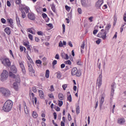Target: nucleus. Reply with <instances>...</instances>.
<instances>
[{
	"label": "nucleus",
	"instance_id": "nucleus-1",
	"mask_svg": "<svg viewBox=\"0 0 126 126\" xmlns=\"http://www.w3.org/2000/svg\"><path fill=\"white\" fill-rule=\"evenodd\" d=\"M12 106H13V102L10 100H7L3 105L2 110L4 112L8 113L11 111L12 109Z\"/></svg>",
	"mask_w": 126,
	"mask_h": 126
},
{
	"label": "nucleus",
	"instance_id": "nucleus-2",
	"mask_svg": "<svg viewBox=\"0 0 126 126\" xmlns=\"http://www.w3.org/2000/svg\"><path fill=\"white\" fill-rule=\"evenodd\" d=\"M0 93H1L2 95L4 96V97H5L6 98L9 97L11 95L10 91H9V90L6 88H1L0 89Z\"/></svg>",
	"mask_w": 126,
	"mask_h": 126
},
{
	"label": "nucleus",
	"instance_id": "nucleus-3",
	"mask_svg": "<svg viewBox=\"0 0 126 126\" xmlns=\"http://www.w3.org/2000/svg\"><path fill=\"white\" fill-rule=\"evenodd\" d=\"M17 73V69L16 68V67L14 65H12L10 67V71L9 72V76L10 77H11L12 78H15L16 77V75L13 74V73Z\"/></svg>",
	"mask_w": 126,
	"mask_h": 126
},
{
	"label": "nucleus",
	"instance_id": "nucleus-4",
	"mask_svg": "<svg viewBox=\"0 0 126 126\" xmlns=\"http://www.w3.org/2000/svg\"><path fill=\"white\" fill-rule=\"evenodd\" d=\"M0 80L1 81H4L6 80L7 77H8V72L6 70H3L2 73L1 74Z\"/></svg>",
	"mask_w": 126,
	"mask_h": 126
},
{
	"label": "nucleus",
	"instance_id": "nucleus-5",
	"mask_svg": "<svg viewBox=\"0 0 126 126\" xmlns=\"http://www.w3.org/2000/svg\"><path fill=\"white\" fill-rule=\"evenodd\" d=\"M71 75H76L78 77H79L80 75H81V72L77 70V68L74 67L71 70Z\"/></svg>",
	"mask_w": 126,
	"mask_h": 126
},
{
	"label": "nucleus",
	"instance_id": "nucleus-6",
	"mask_svg": "<svg viewBox=\"0 0 126 126\" xmlns=\"http://www.w3.org/2000/svg\"><path fill=\"white\" fill-rule=\"evenodd\" d=\"M1 63L3 65L5 66H10V64H11V63H10V61H9V59L8 58H4L3 60H1Z\"/></svg>",
	"mask_w": 126,
	"mask_h": 126
},
{
	"label": "nucleus",
	"instance_id": "nucleus-7",
	"mask_svg": "<svg viewBox=\"0 0 126 126\" xmlns=\"http://www.w3.org/2000/svg\"><path fill=\"white\" fill-rule=\"evenodd\" d=\"M97 37L102 38L103 40H106V38H107V32L103 31L98 33L97 34Z\"/></svg>",
	"mask_w": 126,
	"mask_h": 126
},
{
	"label": "nucleus",
	"instance_id": "nucleus-8",
	"mask_svg": "<svg viewBox=\"0 0 126 126\" xmlns=\"http://www.w3.org/2000/svg\"><path fill=\"white\" fill-rule=\"evenodd\" d=\"M103 76H102V72H101L99 76V77L97 79V83L96 84L97 86L100 88L101 86L102 85V78Z\"/></svg>",
	"mask_w": 126,
	"mask_h": 126
},
{
	"label": "nucleus",
	"instance_id": "nucleus-9",
	"mask_svg": "<svg viewBox=\"0 0 126 126\" xmlns=\"http://www.w3.org/2000/svg\"><path fill=\"white\" fill-rule=\"evenodd\" d=\"M81 2L83 7H87L90 5V2L88 1V0H81Z\"/></svg>",
	"mask_w": 126,
	"mask_h": 126
},
{
	"label": "nucleus",
	"instance_id": "nucleus-10",
	"mask_svg": "<svg viewBox=\"0 0 126 126\" xmlns=\"http://www.w3.org/2000/svg\"><path fill=\"white\" fill-rule=\"evenodd\" d=\"M116 86V83H113L111 84V95H110V99H112V98H113V96H114V93L115 92V90L114 89L115 88V86Z\"/></svg>",
	"mask_w": 126,
	"mask_h": 126
},
{
	"label": "nucleus",
	"instance_id": "nucleus-11",
	"mask_svg": "<svg viewBox=\"0 0 126 126\" xmlns=\"http://www.w3.org/2000/svg\"><path fill=\"white\" fill-rule=\"evenodd\" d=\"M20 66L22 69V71L24 74H25L26 72V70H25V67H24V64H23V62H19Z\"/></svg>",
	"mask_w": 126,
	"mask_h": 126
},
{
	"label": "nucleus",
	"instance_id": "nucleus-12",
	"mask_svg": "<svg viewBox=\"0 0 126 126\" xmlns=\"http://www.w3.org/2000/svg\"><path fill=\"white\" fill-rule=\"evenodd\" d=\"M28 17L31 20H35V15L32 13H29L28 15Z\"/></svg>",
	"mask_w": 126,
	"mask_h": 126
},
{
	"label": "nucleus",
	"instance_id": "nucleus-13",
	"mask_svg": "<svg viewBox=\"0 0 126 126\" xmlns=\"http://www.w3.org/2000/svg\"><path fill=\"white\" fill-rule=\"evenodd\" d=\"M102 4H103L102 1L100 0H98L95 3V7H96V8H100Z\"/></svg>",
	"mask_w": 126,
	"mask_h": 126
},
{
	"label": "nucleus",
	"instance_id": "nucleus-14",
	"mask_svg": "<svg viewBox=\"0 0 126 126\" xmlns=\"http://www.w3.org/2000/svg\"><path fill=\"white\" fill-rule=\"evenodd\" d=\"M28 65L29 67V71H30V72H32V73H33L34 74L35 73V70L33 69V67L32 66V65L28 63Z\"/></svg>",
	"mask_w": 126,
	"mask_h": 126
},
{
	"label": "nucleus",
	"instance_id": "nucleus-15",
	"mask_svg": "<svg viewBox=\"0 0 126 126\" xmlns=\"http://www.w3.org/2000/svg\"><path fill=\"white\" fill-rule=\"evenodd\" d=\"M110 28H111V25L108 24L106 26V27H105V29H102L101 30V32H106V33H108V32H109V30H110Z\"/></svg>",
	"mask_w": 126,
	"mask_h": 126
},
{
	"label": "nucleus",
	"instance_id": "nucleus-16",
	"mask_svg": "<svg viewBox=\"0 0 126 126\" xmlns=\"http://www.w3.org/2000/svg\"><path fill=\"white\" fill-rule=\"evenodd\" d=\"M105 101V99L103 96H101V99L100 100V103H99V108L100 109H102V106H103V103Z\"/></svg>",
	"mask_w": 126,
	"mask_h": 126
},
{
	"label": "nucleus",
	"instance_id": "nucleus-17",
	"mask_svg": "<svg viewBox=\"0 0 126 126\" xmlns=\"http://www.w3.org/2000/svg\"><path fill=\"white\" fill-rule=\"evenodd\" d=\"M7 22L9 24H10L11 28H13V20L12 19H7Z\"/></svg>",
	"mask_w": 126,
	"mask_h": 126
},
{
	"label": "nucleus",
	"instance_id": "nucleus-18",
	"mask_svg": "<svg viewBox=\"0 0 126 126\" xmlns=\"http://www.w3.org/2000/svg\"><path fill=\"white\" fill-rule=\"evenodd\" d=\"M125 118L118 119V123L119 125H124L125 124Z\"/></svg>",
	"mask_w": 126,
	"mask_h": 126
},
{
	"label": "nucleus",
	"instance_id": "nucleus-19",
	"mask_svg": "<svg viewBox=\"0 0 126 126\" xmlns=\"http://www.w3.org/2000/svg\"><path fill=\"white\" fill-rule=\"evenodd\" d=\"M39 92V94L40 96V97L41 98V99H44V92H43V91L39 90L38 91Z\"/></svg>",
	"mask_w": 126,
	"mask_h": 126
},
{
	"label": "nucleus",
	"instance_id": "nucleus-20",
	"mask_svg": "<svg viewBox=\"0 0 126 126\" xmlns=\"http://www.w3.org/2000/svg\"><path fill=\"white\" fill-rule=\"evenodd\" d=\"M85 48V42L83 41L81 45V53L83 54V49Z\"/></svg>",
	"mask_w": 126,
	"mask_h": 126
},
{
	"label": "nucleus",
	"instance_id": "nucleus-21",
	"mask_svg": "<svg viewBox=\"0 0 126 126\" xmlns=\"http://www.w3.org/2000/svg\"><path fill=\"white\" fill-rule=\"evenodd\" d=\"M4 31L5 33H6V34H7V35H10V29H9V28H6L4 30Z\"/></svg>",
	"mask_w": 126,
	"mask_h": 126
},
{
	"label": "nucleus",
	"instance_id": "nucleus-22",
	"mask_svg": "<svg viewBox=\"0 0 126 126\" xmlns=\"http://www.w3.org/2000/svg\"><path fill=\"white\" fill-rule=\"evenodd\" d=\"M24 108L25 112L27 115L28 114V108H27V106H26V103L25 102H24Z\"/></svg>",
	"mask_w": 126,
	"mask_h": 126
},
{
	"label": "nucleus",
	"instance_id": "nucleus-23",
	"mask_svg": "<svg viewBox=\"0 0 126 126\" xmlns=\"http://www.w3.org/2000/svg\"><path fill=\"white\" fill-rule=\"evenodd\" d=\"M16 78V82L17 83H20V77H19V75H16L15 78Z\"/></svg>",
	"mask_w": 126,
	"mask_h": 126
},
{
	"label": "nucleus",
	"instance_id": "nucleus-24",
	"mask_svg": "<svg viewBox=\"0 0 126 126\" xmlns=\"http://www.w3.org/2000/svg\"><path fill=\"white\" fill-rule=\"evenodd\" d=\"M49 76H50V70H49V69H47L46 71L45 77L46 78H49Z\"/></svg>",
	"mask_w": 126,
	"mask_h": 126
},
{
	"label": "nucleus",
	"instance_id": "nucleus-25",
	"mask_svg": "<svg viewBox=\"0 0 126 126\" xmlns=\"http://www.w3.org/2000/svg\"><path fill=\"white\" fill-rule=\"evenodd\" d=\"M32 117L34 119H37L38 118V114L35 111H33L32 112Z\"/></svg>",
	"mask_w": 126,
	"mask_h": 126
},
{
	"label": "nucleus",
	"instance_id": "nucleus-26",
	"mask_svg": "<svg viewBox=\"0 0 126 126\" xmlns=\"http://www.w3.org/2000/svg\"><path fill=\"white\" fill-rule=\"evenodd\" d=\"M51 9H52L53 12H55V13H57V11H56V6H55V4H53L52 5Z\"/></svg>",
	"mask_w": 126,
	"mask_h": 126
},
{
	"label": "nucleus",
	"instance_id": "nucleus-27",
	"mask_svg": "<svg viewBox=\"0 0 126 126\" xmlns=\"http://www.w3.org/2000/svg\"><path fill=\"white\" fill-rule=\"evenodd\" d=\"M58 97L60 100H63V94L60 93L58 95Z\"/></svg>",
	"mask_w": 126,
	"mask_h": 126
},
{
	"label": "nucleus",
	"instance_id": "nucleus-28",
	"mask_svg": "<svg viewBox=\"0 0 126 126\" xmlns=\"http://www.w3.org/2000/svg\"><path fill=\"white\" fill-rule=\"evenodd\" d=\"M13 88L15 90L17 91V89H18V85H17V83H14L13 85Z\"/></svg>",
	"mask_w": 126,
	"mask_h": 126
},
{
	"label": "nucleus",
	"instance_id": "nucleus-29",
	"mask_svg": "<svg viewBox=\"0 0 126 126\" xmlns=\"http://www.w3.org/2000/svg\"><path fill=\"white\" fill-rule=\"evenodd\" d=\"M79 109H80L79 105H78L77 107L76 108V112L77 115H78V114H79L80 113Z\"/></svg>",
	"mask_w": 126,
	"mask_h": 126
},
{
	"label": "nucleus",
	"instance_id": "nucleus-30",
	"mask_svg": "<svg viewBox=\"0 0 126 126\" xmlns=\"http://www.w3.org/2000/svg\"><path fill=\"white\" fill-rule=\"evenodd\" d=\"M64 63H65V64H69V65H70L71 64V61L70 60H68L67 61H65Z\"/></svg>",
	"mask_w": 126,
	"mask_h": 126
},
{
	"label": "nucleus",
	"instance_id": "nucleus-31",
	"mask_svg": "<svg viewBox=\"0 0 126 126\" xmlns=\"http://www.w3.org/2000/svg\"><path fill=\"white\" fill-rule=\"evenodd\" d=\"M67 100H68V101H69V102H71V101H72L71 94H70L68 96H67Z\"/></svg>",
	"mask_w": 126,
	"mask_h": 126
},
{
	"label": "nucleus",
	"instance_id": "nucleus-32",
	"mask_svg": "<svg viewBox=\"0 0 126 126\" xmlns=\"http://www.w3.org/2000/svg\"><path fill=\"white\" fill-rule=\"evenodd\" d=\"M22 18H25L26 17V14H25V12L22 11Z\"/></svg>",
	"mask_w": 126,
	"mask_h": 126
},
{
	"label": "nucleus",
	"instance_id": "nucleus-33",
	"mask_svg": "<svg viewBox=\"0 0 126 126\" xmlns=\"http://www.w3.org/2000/svg\"><path fill=\"white\" fill-rule=\"evenodd\" d=\"M28 37H29V39H30V40L31 41H33V35H32V34L29 33L28 34Z\"/></svg>",
	"mask_w": 126,
	"mask_h": 126
},
{
	"label": "nucleus",
	"instance_id": "nucleus-34",
	"mask_svg": "<svg viewBox=\"0 0 126 126\" xmlns=\"http://www.w3.org/2000/svg\"><path fill=\"white\" fill-rule=\"evenodd\" d=\"M63 102L62 100H59L58 105L59 107H62L63 106Z\"/></svg>",
	"mask_w": 126,
	"mask_h": 126
},
{
	"label": "nucleus",
	"instance_id": "nucleus-35",
	"mask_svg": "<svg viewBox=\"0 0 126 126\" xmlns=\"http://www.w3.org/2000/svg\"><path fill=\"white\" fill-rule=\"evenodd\" d=\"M16 20L17 21V24H20V20H19V18L18 16L16 17Z\"/></svg>",
	"mask_w": 126,
	"mask_h": 126
},
{
	"label": "nucleus",
	"instance_id": "nucleus-36",
	"mask_svg": "<svg viewBox=\"0 0 126 126\" xmlns=\"http://www.w3.org/2000/svg\"><path fill=\"white\" fill-rule=\"evenodd\" d=\"M62 27H63V33H64V32H65V25H64V24H63Z\"/></svg>",
	"mask_w": 126,
	"mask_h": 126
},
{
	"label": "nucleus",
	"instance_id": "nucleus-37",
	"mask_svg": "<svg viewBox=\"0 0 126 126\" xmlns=\"http://www.w3.org/2000/svg\"><path fill=\"white\" fill-rule=\"evenodd\" d=\"M16 4H20L21 3V0H15Z\"/></svg>",
	"mask_w": 126,
	"mask_h": 126
},
{
	"label": "nucleus",
	"instance_id": "nucleus-38",
	"mask_svg": "<svg viewBox=\"0 0 126 126\" xmlns=\"http://www.w3.org/2000/svg\"><path fill=\"white\" fill-rule=\"evenodd\" d=\"M56 74L57 75V78H61V77H62V75H61V73L57 72L56 73Z\"/></svg>",
	"mask_w": 126,
	"mask_h": 126
},
{
	"label": "nucleus",
	"instance_id": "nucleus-39",
	"mask_svg": "<svg viewBox=\"0 0 126 126\" xmlns=\"http://www.w3.org/2000/svg\"><path fill=\"white\" fill-rule=\"evenodd\" d=\"M65 8L66 10H67V11H69L70 10V7H69L67 5L65 6Z\"/></svg>",
	"mask_w": 126,
	"mask_h": 126
},
{
	"label": "nucleus",
	"instance_id": "nucleus-40",
	"mask_svg": "<svg viewBox=\"0 0 126 126\" xmlns=\"http://www.w3.org/2000/svg\"><path fill=\"white\" fill-rule=\"evenodd\" d=\"M95 43L99 45V44H100V43H101V39L98 38L96 41Z\"/></svg>",
	"mask_w": 126,
	"mask_h": 126
},
{
	"label": "nucleus",
	"instance_id": "nucleus-41",
	"mask_svg": "<svg viewBox=\"0 0 126 126\" xmlns=\"http://www.w3.org/2000/svg\"><path fill=\"white\" fill-rule=\"evenodd\" d=\"M50 91L51 92H53V91H55V89L54 88V86L51 85L50 87Z\"/></svg>",
	"mask_w": 126,
	"mask_h": 126
},
{
	"label": "nucleus",
	"instance_id": "nucleus-42",
	"mask_svg": "<svg viewBox=\"0 0 126 126\" xmlns=\"http://www.w3.org/2000/svg\"><path fill=\"white\" fill-rule=\"evenodd\" d=\"M28 32H29L30 33H31V34H35V32H33V31H32V30H31V29H28Z\"/></svg>",
	"mask_w": 126,
	"mask_h": 126
},
{
	"label": "nucleus",
	"instance_id": "nucleus-43",
	"mask_svg": "<svg viewBox=\"0 0 126 126\" xmlns=\"http://www.w3.org/2000/svg\"><path fill=\"white\" fill-rule=\"evenodd\" d=\"M1 22L3 23V24H5V22H6V20L3 18L1 19Z\"/></svg>",
	"mask_w": 126,
	"mask_h": 126
},
{
	"label": "nucleus",
	"instance_id": "nucleus-44",
	"mask_svg": "<svg viewBox=\"0 0 126 126\" xmlns=\"http://www.w3.org/2000/svg\"><path fill=\"white\" fill-rule=\"evenodd\" d=\"M62 87L63 88V90H65L66 87H67V84H64L62 86Z\"/></svg>",
	"mask_w": 126,
	"mask_h": 126
},
{
	"label": "nucleus",
	"instance_id": "nucleus-45",
	"mask_svg": "<svg viewBox=\"0 0 126 126\" xmlns=\"http://www.w3.org/2000/svg\"><path fill=\"white\" fill-rule=\"evenodd\" d=\"M78 12L79 13V14H81L82 13V10L80 8H78Z\"/></svg>",
	"mask_w": 126,
	"mask_h": 126
},
{
	"label": "nucleus",
	"instance_id": "nucleus-46",
	"mask_svg": "<svg viewBox=\"0 0 126 126\" xmlns=\"http://www.w3.org/2000/svg\"><path fill=\"white\" fill-rule=\"evenodd\" d=\"M59 47H63V42H62V41H60L59 44Z\"/></svg>",
	"mask_w": 126,
	"mask_h": 126
},
{
	"label": "nucleus",
	"instance_id": "nucleus-47",
	"mask_svg": "<svg viewBox=\"0 0 126 126\" xmlns=\"http://www.w3.org/2000/svg\"><path fill=\"white\" fill-rule=\"evenodd\" d=\"M37 34L39 36H43V32L42 31H39L37 32Z\"/></svg>",
	"mask_w": 126,
	"mask_h": 126
},
{
	"label": "nucleus",
	"instance_id": "nucleus-48",
	"mask_svg": "<svg viewBox=\"0 0 126 126\" xmlns=\"http://www.w3.org/2000/svg\"><path fill=\"white\" fill-rule=\"evenodd\" d=\"M77 64L78 65H81V62H80V60H78L77 61Z\"/></svg>",
	"mask_w": 126,
	"mask_h": 126
},
{
	"label": "nucleus",
	"instance_id": "nucleus-49",
	"mask_svg": "<svg viewBox=\"0 0 126 126\" xmlns=\"http://www.w3.org/2000/svg\"><path fill=\"white\" fill-rule=\"evenodd\" d=\"M32 90L34 93H36V92H37V89H36V87H33L32 88Z\"/></svg>",
	"mask_w": 126,
	"mask_h": 126
},
{
	"label": "nucleus",
	"instance_id": "nucleus-50",
	"mask_svg": "<svg viewBox=\"0 0 126 126\" xmlns=\"http://www.w3.org/2000/svg\"><path fill=\"white\" fill-rule=\"evenodd\" d=\"M69 59V57H68V55L65 54V57H64V60H68Z\"/></svg>",
	"mask_w": 126,
	"mask_h": 126
},
{
	"label": "nucleus",
	"instance_id": "nucleus-51",
	"mask_svg": "<svg viewBox=\"0 0 126 126\" xmlns=\"http://www.w3.org/2000/svg\"><path fill=\"white\" fill-rule=\"evenodd\" d=\"M36 63H38V64H41V63H42V62L41 61V60H36Z\"/></svg>",
	"mask_w": 126,
	"mask_h": 126
},
{
	"label": "nucleus",
	"instance_id": "nucleus-52",
	"mask_svg": "<svg viewBox=\"0 0 126 126\" xmlns=\"http://www.w3.org/2000/svg\"><path fill=\"white\" fill-rule=\"evenodd\" d=\"M55 58L56 60H60V55L56 54Z\"/></svg>",
	"mask_w": 126,
	"mask_h": 126
},
{
	"label": "nucleus",
	"instance_id": "nucleus-53",
	"mask_svg": "<svg viewBox=\"0 0 126 126\" xmlns=\"http://www.w3.org/2000/svg\"><path fill=\"white\" fill-rule=\"evenodd\" d=\"M26 47H27V50H28V51H29L30 52H31V48H30L31 46L29 45Z\"/></svg>",
	"mask_w": 126,
	"mask_h": 126
},
{
	"label": "nucleus",
	"instance_id": "nucleus-54",
	"mask_svg": "<svg viewBox=\"0 0 126 126\" xmlns=\"http://www.w3.org/2000/svg\"><path fill=\"white\" fill-rule=\"evenodd\" d=\"M68 120L69 121H71V116L69 113L68 114Z\"/></svg>",
	"mask_w": 126,
	"mask_h": 126
},
{
	"label": "nucleus",
	"instance_id": "nucleus-55",
	"mask_svg": "<svg viewBox=\"0 0 126 126\" xmlns=\"http://www.w3.org/2000/svg\"><path fill=\"white\" fill-rule=\"evenodd\" d=\"M24 46H25L26 47H27V46H28V44H29V42H24L23 43Z\"/></svg>",
	"mask_w": 126,
	"mask_h": 126
},
{
	"label": "nucleus",
	"instance_id": "nucleus-56",
	"mask_svg": "<svg viewBox=\"0 0 126 126\" xmlns=\"http://www.w3.org/2000/svg\"><path fill=\"white\" fill-rule=\"evenodd\" d=\"M98 32V30H94L93 31V34L94 35H96V34H97V32Z\"/></svg>",
	"mask_w": 126,
	"mask_h": 126
},
{
	"label": "nucleus",
	"instance_id": "nucleus-57",
	"mask_svg": "<svg viewBox=\"0 0 126 126\" xmlns=\"http://www.w3.org/2000/svg\"><path fill=\"white\" fill-rule=\"evenodd\" d=\"M57 60L53 61V62L52 63L53 65H56V64H57Z\"/></svg>",
	"mask_w": 126,
	"mask_h": 126
},
{
	"label": "nucleus",
	"instance_id": "nucleus-58",
	"mask_svg": "<svg viewBox=\"0 0 126 126\" xmlns=\"http://www.w3.org/2000/svg\"><path fill=\"white\" fill-rule=\"evenodd\" d=\"M93 16H91L90 18H89V20H90V22H92L93 21Z\"/></svg>",
	"mask_w": 126,
	"mask_h": 126
},
{
	"label": "nucleus",
	"instance_id": "nucleus-59",
	"mask_svg": "<svg viewBox=\"0 0 126 126\" xmlns=\"http://www.w3.org/2000/svg\"><path fill=\"white\" fill-rule=\"evenodd\" d=\"M54 117L55 120H57V113L54 112L53 113Z\"/></svg>",
	"mask_w": 126,
	"mask_h": 126
},
{
	"label": "nucleus",
	"instance_id": "nucleus-60",
	"mask_svg": "<svg viewBox=\"0 0 126 126\" xmlns=\"http://www.w3.org/2000/svg\"><path fill=\"white\" fill-rule=\"evenodd\" d=\"M42 17H43V18H46L47 14H46L44 13H42Z\"/></svg>",
	"mask_w": 126,
	"mask_h": 126
},
{
	"label": "nucleus",
	"instance_id": "nucleus-61",
	"mask_svg": "<svg viewBox=\"0 0 126 126\" xmlns=\"http://www.w3.org/2000/svg\"><path fill=\"white\" fill-rule=\"evenodd\" d=\"M68 44L69 45V46H70L71 47V48H72V47H73L72 43H71V41H69L68 42Z\"/></svg>",
	"mask_w": 126,
	"mask_h": 126
},
{
	"label": "nucleus",
	"instance_id": "nucleus-62",
	"mask_svg": "<svg viewBox=\"0 0 126 126\" xmlns=\"http://www.w3.org/2000/svg\"><path fill=\"white\" fill-rule=\"evenodd\" d=\"M7 6H10L11 5V4L10 3V2L9 1H7Z\"/></svg>",
	"mask_w": 126,
	"mask_h": 126
},
{
	"label": "nucleus",
	"instance_id": "nucleus-63",
	"mask_svg": "<svg viewBox=\"0 0 126 126\" xmlns=\"http://www.w3.org/2000/svg\"><path fill=\"white\" fill-rule=\"evenodd\" d=\"M124 20L125 22H126V13H125L124 15Z\"/></svg>",
	"mask_w": 126,
	"mask_h": 126
},
{
	"label": "nucleus",
	"instance_id": "nucleus-64",
	"mask_svg": "<svg viewBox=\"0 0 126 126\" xmlns=\"http://www.w3.org/2000/svg\"><path fill=\"white\" fill-rule=\"evenodd\" d=\"M61 68H64L65 67V64L63 63L61 65Z\"/></svg>",
	"mask_w": 126,
	"mask_h": 126
}]
</instances>
